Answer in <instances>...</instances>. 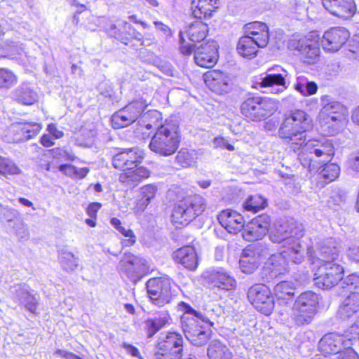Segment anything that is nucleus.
<instances>
[{
  "label": "nucleus",
  "mask_w": 359,
  "mask_h": 359,
  "mask_svg": "<svg viewBox=\"0 0 359 359\" xmlns=\"http://www.w3.org/2000/svg\"><path fill=\"white\" fill-rule=\"evenodd\" d=\"M309 115L302 110H297L287 115L278 129L282 139L294 145L293 150L298 154V158L304 168L310 171L315 170L320 163L329 162L334 154L332 141L326 137L306 141V132L312 128Z\"/></svg>",
  "instance_id": "nucleus-1"
},
{
  "label": "nucleus",
  "mask_w": 359,
  "mask_h": 359,
  "mask_svg": "<svg viewBox=\"0 0 359 359\" xmlns=\"http://www.w3.org/2000/svg\"><path fill=\"white\" fill-rule=\"evenodd\" d=\"M268 233L273 243L283 244L285 250L280 255H271L262 268L260 276L267 283L287 271L286 261L299 264L305 257V248L299 242L304 228L294 218L279 222Z\"/></svg>",
  "instance_id": "nucleus-2"
},
{
  "label": "nucleus",
  "mask_w": 359,
  "mask_h": 359,
  "mask_svg": "<svg viewBox=\"0 0 359 359\" xmlns=\"http://www.w3.org/2000/svg\"><path fill=\"white\" fill-rule=\"evenodd\" d=\"M179 306L184 312L181 327L187 339L196 346L206 344L211 337L210 327L214 323L205 314L195 310L187 303L181 302Z\"/></svg>",
  "instance_id": "nucleus-3"
},
{
  "label": "nucleus",
  "mask_w": 359,
  "mask_h": 359,
  "mask_svg": "<svg viewBox=\"0 0 359 359\" xmlns=\"http://www.w3.org/2000/svg\"><path fill=\"white\" fill-rule=\"evenodd\" d=\"M143 158V151L137 148L126 149L113 157V166L123 171L118 177L121 183L135 187L149 177L150 172L147 168L137 167Z\"/></svg>",
  "instance_id": "nucleus-4"
},
{
  "label": "nucleus",
  "mask_w": 359,
  "mask_h": 359,
  "mask_svg": "<svg viewBox=\"0 0 359 359\" xmlns=\"http://www.w3.org/2000/svg\"><path fill=\"white\" fill-rule=\"evenodd\" d=\"M177 128L176 124L168 121L158 126L149 145L151 151L162 156L175 154L180 144Z\"/></svg>",
  "instance_id": "nucleus-5"
},
{
  "label": "nucleus",
  "mask_w": 359,
  "mask_h": 359,
  "mask_svg": "<svg viewBox=\"0 0 359 359\" xmlns=\"http://www.w3.org/2000/svg\"><path fill=\"white\" fill-rule=\"evenodd\" d=\"M206 208L205 199L200 195L189 196L177 202L172 210L171 221L176 228L189 224Z\"/></svg>",
  "instance_id": "nucleus-6"
},
{
  "label": "nucleus",
  "mask_w": 359,
  "mask_h": 359,
  "mask_svg": "<svg viewBox=\"0 0 359 359\" xmlns=\"http://www.w3.org/2000/svg\"><path fill=\"white\" fill-rule=\"evenodd\" d=\"M278 109L277 102L266 97L250 95L241 104V114L251 121H261L270 117Z\"/></svg>",
  "instance_id": "nucleus-7"
},
{
  "label": "nucleus",
  "mask_w": 359,
  "mask_h": 359,
  "mask_svg": "<svg viewBox=\"0 0 359 359\" xmlns=\"http://www.w3.org/2000/svg\"><path fill=\"white\" fill-rule=\"evenodd\" d=\"M147 105L146 100L143 98L130 102L111 116V126L114 128L127 127L135 122L142 115L143 117L147 116L158 119L161 116V114L158 111H149L144 114Z\"/></svg>",
  "instance_id": "nucleus-8"
},
{
  "label": "nucleus",
  "mask_w": 359,
  "mask_h": 359,
  "mask_svg": "<svg viewBox=\"0 0 359 359\" xmlns=\"http://www.w3.org/2000/svg\"><path fill=\"white\" fill-rule=\"evenodd\" d=\"M319 300L318 295L310 290L297 297L292 308V320L295 325L303 326L312 322L318 309Z\"/></svg>",
  "instance_id": "nucleus-9"
},
{
  "label": "nucleus",
  "mask_w": 359,
  "mask_h": 359,
  "mask_svg": "<svg viewBox=\"0 0 359 359\" xmlns=\"http://www.w3.org/2000/svg\"><path fill=\"white\" fill-rule=\"evenodd\" d=\"M184 341L181 334L176 332L161 333L156 344L154 359H181Z\"/></svg>",
  "instance_id": "nucleus-10"
},
{
  "label": "nucleus",
  "mask_w": 359,
  "mask_h": 359,
  "mask_svg": "<svg viewBox=\"0 0 359 359\" xmlns=\"http://www.w3.org/2000/svg\"><path fill=\"white\" fill-rule=\"evenodd\" d=\"M344 268L335 262L327 263L320 266L315 273V285L323 290L330 289L340 282L342 288V282L345 280L342 276Z\"/></svg>",
  "instance_id": "nucleus-11"
},
{
  "label": "nucleus",
  "mask_w": 359,
  "mask_h": 359,
  "mask_svg": "<svg viewBox=\"0 0 359 359\" xmlns=\"http://www.w3.org/2000/svg\"><path fill=\"white\" fill-rule=\"evenodd\" d=\"M248 299L255 309L266 316L274 309V298L265 284H255L248 291Z\"/></svg>",
  "instance_id": "nucleus-12"
},
{
  "label": "nucleus",
  "mask_w": 359,
  "mask_h": 359,
  "mask_svg": "<svg viewBox=\"0 0 359 359\" xmlns=\"http://www.w3.org/2000/svg\"><path fill=\"white\" fill-rule=\"evenodd\" d=\"M318 40V34L312 32L300 39L290 40L288 46L292 50H297L305 62L311 64L319 56Z\"/></svg>",
  "instance_id": "nucleus-13"
},
{
  "label": "nucleus",
  "mask_w": 359,
  "mask_h": 359,
  "mask_svg": "<svg viewBox=\"0 0 359 359\" xmlns=\"http://www.w3.org/2000/svg\"><path fill=\"white\" fill-rule=\"evenodd\" d=\"M148 295L154 304L161 307L172 299L170 282L167 278H154L146 283Z\"/></svg>",
  "instance_id": "nucleus-14"
},
{
  "label": "nucleus",
  "mask_w": 359,
  "mask_h": 359,
  "mask_svg": "<svg viewBox=\"0 0 359 359\" xmlns=\"http://www.w3.org/2000/svg\"><path fill=\"white\" fill-rule=\"evenodd\" d=\"M11 298L18 304L23 306L27 311L36 314L39 304V297L34 293V290L25 284H15L10 289Z\"/></svg>",
  "instance_id": "nucleus-15"
},
{
  "label": "nucleus",
  "mask_w": 359,
  "mask_h": 359,
  "mask_svg": "<svg viewBox=\"0 0 359 359\" xmlns=\"http://www.w3.org/2000/svg\"><path fill=\"white\" fill-rule=\"evenodd\" d=\"M350 339L336 332L325 334L318 342V349L323 354H339L351 347Z\"/></svg>",
  "instance_id": "nucleus-16"
},
{
  "label": "nucleus",
  "mask_w": 359,
  "mask_h": 359,
  "mask_svg": "<svg viewBox=\"0 0 359 359\" xmlns=\"http://www.w3.org/2000/svg\"><path fill=\"white\" fill-rule=\"evenodd\" d=\"M287 72L280 66L267 70L265 76L261 78L260 86L269 88L270 93L278 94L287 89L286 77Z\"/></svg>",
  "instance_id": "nucleus-17"
},
{
  "label": "nucleus",
  "mask_w": 359,
  "mask_h": 359,
  "mask_svg": "<svg viewBox=\"0 0 359 359\" xmlns=\"http://www.w3.org/2000/svg\"><path fill=\"white\" fill-rule=\"evenodd\" d=\"M271 222V217L267 214L257 216L244 225L243 238L249 241L262 239L269 232Z\"/></svg>",
  "instance_id": "nucleus-18"
},
{
  "label": "nucleus",
  "mask_w": 359,
  "mask_h": 359,
  "mask_svg": "<svg viewBox=\"0 0 359 359\" xmlns=\"http://www.w3.org/2000/svg\"><path fill=\"white\" fill-rule=\"evenodd\" d=\"M350 33L343 27H332L326 31L321 39V45L326 51L336 52L347 41Z\"/></svg>",
  "instance_id": "nucleus-19"
},
{
  "label": "nucleus",
  "mask_w": 359,
  "mask_h": 359,
  "mask_svg": "<svg viewBox=\"0 0 359 359\" xmlns=\"http://www.w3.org/2000/svg\"><path fill=\"white\" fill-rule=\"evenodd\" d=\"M217 48L218 45L215 41L201 43L194 51L196 64L201 67H212L219 58Z\"/></svg>",
  "instance_id": "nucleus-20"
},
{
  "label": "nucleus",
  "mask_w": 359,
  "mask_h": 359,
  "mask_svg": "<svg viewBox=\"0 0 359 359\" xmlns=\"http://www.w3.org/2000/svg\"><path fill=\"white\" fill-rule=\"evenodd\" d=\"M203 277L214 287L224 290H231L236 281L231 273L222 267L211 268L203 273Z\"/></svg>",
  "instance_id": "nucleus-21"
},
{
  "label": "nucleus",
  "mask_w": 359,
  "mask_h": 359,
  "mask_svg": "<svg viewBox=\"0 0 359 359\" xmlns=\"http://www.w3.org/2000/svg\"><path fill=\"white\" fill-rule=\"evenodd\" d=\"M203 79L206 86L211 90L218 94L228 93L233 86L230 76L219 70L206 72L203 75Z\"/></svg>",
  "instance_id": "nucleus-22"
},
{
  "label": "nucleus",
  "mask_w": 359,
  "mask_h": 359,
  "mask_svg": "<svg viewBox=\"0 0 359 359\" xmlns=\"http://www.w3.org/2000/svg\"><path fill=\"white\" fill-rule=\"evenodd\" d=\"M338 245L339 244L335 239L329 238L318 243L317 249L314 251L313 255L309 248L308 254L311 257L324 262V264L333 263L339 255Z\"/></svg>",
  "instance_id": "nucleus-23"
},
{
  "label": "nucleus",
  "mask_w": 359,
  "mask_h": 359,
  "mask_svg": "<svg viewBox=\"0 0 359 359\" xmlns=\"http://www.w3.org/2000/svg\"><path fill=\"white\" fill-rule=\"evenodd\" d=\"M121 271H124L132 281H137L146 269V260L131 253H125L119 263Z\"/></svg>",
  "instance_id": "nucleus-24"
},
{
  "label": "nucleus",
  "mask_w": 359,
  "mask_h": 359,
  "mask_svg": "<svg viewBox=\"0 0 359 359\" xmlns=\"http://www.w3.org/2000/svg\"><path fill=\"white\" fill-rule=\"evenodd\" d=\"M346 292L350 294L342 301L337 312V318L341 320L351 318L359 311V292L348 287H342Z\"/></svg>",
  "instance_id": "nucleus-25"
},
{
  "label": "nucleus",
  "mask_w": 359,
  "mask_h": 359,
  "mask_svg": "<svg viewBox=\"0 0 359 359\" xmlns=\"http://www.w3.org/2000/svg\"><path fill=\"white\" fill-rule=\"evenodd\" d=\"M322 4L331 14L343 19L352 17L355 11L353 0H322Z\"/></svg>",
  "instance_id": "nucleus-26"
},
{
  "label": "nucleus",
  "mask_w": 359,
  "mask_h": 359,
  "mask_svg": "<svg viewBox=\"0 0 359 359\" xmlns=\"http://www.w3.org/2000/svg\"><path fill=\"white\" fill-rule=\"evenodd\" d=\"M320 104L321 106L320 115L327 116L334 122L341 120L346 112L344 106L330 95L321 96Z\"/></svg>",
  "instance_id": "nucleus-27"
},
{
  "label": "nucleus",
  "mask_w": 359,
  "mask_h": 359,
  "mask_svg": "<svg viewBox=\"0 0 359 359\" xmlns=\"http://www.w3.org/2000/svg\"><path fill=\"white\" fill-rule=\"evenodd\" d=\"M219 224L231 233L243 230L245 220L242 215L232 210H224L217 216Z\"/></svg>",
  "instance_id": "nucleus-28"
},
{
  "label": "nucleus",
  "mask_w": 359,
  "mask_h": 359,
  "mask_svg": "<svg viewBox=\"0 0 359 359\" xmlns=\"http://www.w3.org/2000/svg\"><path fill=\"white\" fill-rule=\"evenodd\" d=\"M15 102L22 105H32L38 101L39 95L36 89L29 82H22L11 94Z\"/></svg>",
  "instance_id": "nucleus-29"
},
{
  "label": "nucleus",
  "mask_w": 359,
  "mask_h": 359,
  "mask_svg": "<svg viewBox=\"0 0 359 359\" xmlns=\"http://www.w3.org/2000/svg\"><path fill=\"white\" fill-rule=\"evenodd\" d=\"M41 126L35 122L16 123L11 130L13 133V140L25 142L35 137L41 130Z\"/></svg>",
  "instance_id": "nucleus-30"
},
{
  "label": "nucleus",
  "mask_w": 359,
  "mask_h": 359,
  "mask_svg": "<svg viewBox=\"0 0 359 359\" xmlns=\"http://www.w3.org/2000/svg\"><path fill=\"white\" fill-rule=\"evenodd\" d=\"M120 27L112 22H109L104 29L106 32L111 36L119 40L121 43L129 45L133 36L131 29H135L130 24L127 22L122 21L118 24Z\"/></svg>",
  "instance_id": "nucleus-31"
},
{
  "label": "nucleus",
  "mask_w": 359,
  "mask_h": 359,
  "mask_svg": "<svg viewBox=\"0 0 359 359\" xmlns=\"http://www.w3.org/2000/svg\"><path fill=\"white\" fill-rule=\"evenodd\" d=\"M260 254L255 250L253 245L247 246L243 251L239 264L242 272L248 274L252 273L259 266Z\"/></svg>",
  "instance_id": "nucleus-32"
},
{
  "label": "nucleus",
  "mask_w": 359,
  "mask_h": 359,
  "mask_svg": "<svg viewBox=\"0 0 359 359\" xmlns=\"http://www.w3.org/2000/svg\"><path fill=\"white\" fill-rule=\"evenodd\" d=\"M219 4L220 0H192V15L199 20L210 18L212 13L219 8Z\"/></svg>",
  "instance_id": "nucleus-33"
},
{
  "label": "nucleus",
  "mask_w": 359,
  "mask_h": 359,
  "mask_svg": "<svg viewBox=\"0 0 359 359\" xmlns=\"http://www.w3.org/2000/svg\"><path fill=\"white\" fill-rule=\"evenodd\" d=\"M173 258L185 268L192 271L196 269L198 259L193 247L184 246L174 252Z\"/></svg>",
  "instance_id": "nucleus-34"
},
{
  "label": "nucleus",
  "mask_w": 359,
  "mask_h": 359,
  "mask_svg": "<svg viewBox=\"0 0 359 359\" xmlns=\"http://www.w3.org/2000/svg\"><path fill=\"white\" fill-rule=\"evenodd\" d=\"M317 178L321 187L335 180L340 174V168L336 163H325L317 170Z\"/></svg>",
  "instance_id": "nucleus-35"
},
{
  "label": "nucleus",
  "mask_w": 359,
  "mask_h": 359,
  "mask_svg": "<svg viewBox=\"0 0 359 359\" xmlns=\"http://www.w3.org/2000/svg\"><path fill=\"white\" fill-rule=\"evenodd\" d=\"M273 292L279 304H288L294 296L292 284L287 281H280L277 283L273 288Z\"/></svg>",
  "instance_id": "nucleus-36"
},
{
  "label": "nucleus",
  "mask_w": 359,
  "mask_h": 359,
  "mask_svg": "<svg viewBox=\"0 0 359 359\" xmlns=\"http://www.w3.org/2000/svg\"><path fill=\"white\" fill-rule=\"evenodd\" d=\"M170 316L167 313H161L145 320L144 327L148 338L153 337L161 329L168 323Z\"/></svg>",
  "instance_id": "nucleus-37"
},
{
  "label": "nucleus",
  "mask_w": 359,
  "mask_h": 359,
  "mask_svg": "<svg viewBox=\"0 0 359 359\" xmlns=\"http://www.w3.org/2000/svg\"><path fill=\"white\" fill-rule=\"evenodd\" d=\"M209 359H231L232 353L229 348L219 341H212L207 348Z\"/></svg>",
  "instance_id": "nucleus-38"
},
{
  "label": "nucleus",
  "mask_w": 359,
  "mask_h": 359,
  "mask_svg": "<svg viewBox=\"0 0 359 359\" xmlns=\"http://www.w3.org/2000/svg\"><path fill=\"white\" fill-rule=\"evenodd\" d=\"M58 261L62 269L67 272L74 271L79 265V259L66 249L58 250Z\"/></svg>",
  "instance_id": "nucleus-39"
},
{
  "label": "nucleus",
  "mask_w": 359,
  "mask_h": 359,
  "mask_svg": "<svg viewBox=\"0 0 359 359\" xmlns=\"http://www.w3.org/2000/svg\"><path fill=\"white\" fill-rule=\"evenodd\" d=\"M208 31V25L201 20H197L189 25L187 32L189 40L196 43L205 39Z\"/></svg>",
  "instance_id": "nucleus-40"
},
{
  "label": "nucleus",
  "mask_w": 359,
  "mask_h": 359,
  "mask_svg": "<svg viewBox=\"0 0 359 359\" xmlns=\"http://www.w3.org/2000/svg\"><path fill=\"white\" fill-rule=\"evenodd\" d=\"M258 48L253 40L246 34L240 38L237 44L238 53L243 57L251 58L256 56Z\"/></svg>",
  "instance_id": "nucleus-41"
},
{
  "label": "nucleus",
  "mask_w": 359,
  "mask_h": 359,
  "mask_svg": "<svg viewBox=\"0 0 359 359\" xmlns=\"http://www.w3.org/2000/svg\"><path fill=\"white\" fill-rule=\"evenodd\" d=\"M294 89L304 96H309L315 94L318 90V86L314 81H310L304 76H299L294 85Z\"/></svg>",
  "instance_id": "nucleus-42"
},
{
  "label": "nucleus",
  "mask_w": 359,
  "mask_h": 359,
  "mask_svg": "<svg viewBox=\"0 0 359 359\" xmlns=\"http://www.w3.org/2000/svg\"><path fill=\"white\" fill-rule=\"evenodd\" d=\"M157 191V187L154 184H147L141 188L142 197L137 201V208L142 211L144 210L147 206L154 198Z\"/></svg>",
  "instance_id": "nucleus-43"
},
{
  "label": "nucleus",
  "mask_w": 359,
  "mask_h": 359,
  "mask_svg": "<svg viewBox=\"0 0 359 359\" xmlns=\"http://www.w3.org/2000/svg\"><path fill=\"white\" fill-rule=\"evenodd\" d=\"M267 205V199L261 195L250 196L243 203V208L246 211L257 212Z\"/></svg>",
  "instance_id": "nucleus-44"
},
{
  "label": "nucleus",
  "mask_w": 359,
  "mask_h": 359,
  "mask_svg": "<svg viewBox=\"0 0 359 359\" xmlns=\"http://www.w3.org/2000/svg\"><path fill=\"white\" fill-rule=\"evenodd\" d=\"M110 224L114 226L120 233L128 238L123 241V245L125 246H131L136 241V237L133 231L130 229H126L122 225L121 220L116 217H113L110 219Z\"/></svg>",
  "instance_id": "nucleus-45"
},
{
  "label": "nucleus",
  "mask_w": 359,
  "mask_h": 359,
  "mask_svg": "<svg viewBox=\"0 0 359 359\" xmlns=\"http://www.w3.org/2000/svg\"><path fill=\"white\" fill-rule=\"evenodd\" d=\"M260 27V25H259ZM262 32L250 31V34L248 36L253 40L254 43L258 48H264L267 46L269 40V27L266 25H261V29Z\"/></svg>",
  "instance_id": "nucleus-46"
},
{
  "label": "nucleus",
  "mask_w": 359,
  "mask_h": 359,
  "mask_svg": "<svg viewBox=\"0 0 359 359\" xmlns=\"http://www.w3.org/2000/svg\"><path fill=\"white\" fill-rule=\"evenodd\" d=\"M18 82V76L6 68H0V89L8 90Z\"/></svg>",
  "instance_id": "nucleus-47"
},
{
  "label": "nucleus",
  "mask_w": 359,
  "mask_h": 359,
  "mask_svg": "<svg viewBox=\"0 0 359 359\" xmlns=\"http://www.w3.org/2000/svg\"><path fill=\"white\" fill-rule=\"evenodd\" d=\"M21 170L11 159L0 156V174L18 175Z\"/></svg>",
  "instance_id": "nucleus-48"
},
{
  "label": "nucleus",
  "mask_w": 359,
  "mask_h": 359,
  "mask_svg": "<svg viewBox=\"0 0 359 359\" xmlns=\"http://www.w3.org/2000/svg\"><path fill=\"white\" fill-rule=\"evenodd\" d=\"M194 151L182 149L176 156V161L182 167L187 168L191 166L194 163Z\"/></svg>",
  "instance_id": "nucleus-49"
},
{
  "label": "nucleus",
  "mask_w": 359,
  "mask_h": 359,
  "mask_svg": "<svg viewBox=\"0 0 359 359\" xmlns=\"http://www.w3.org/2000/svg\"><path fill=\"white\" fill-rule=\"evenodd\" d=\"M2 48L7 54L20 55L24 52V45L19 41H15L11 39H7L2 43Z\"/></svg>",
  "instance_id": "nucleus-50"
},
{
  "label": "nucleus",
  "mask_w": 359,
  "mask_h": 359,
  "mask_svg": "<svg viewBox=\"0 0 359 359\" xmlns=\"http://www.w3.org/2000/svg\"><path fill=\"white\" fill-rule=\"evenodd\" d=\"M97 90L100 95H102L105 98H109L112 103L117 102V97L109 81L100 82L97 87Z\"/></svg>",
  "instance_id": "nucleus-51"
},
{
  "label": "nucleus",
  "mask_w": 359,
  "mask_h": 359,
  "mask_svg": "<svg viewBox=\"0 0 359 359\" xmlns=\"http://www.w3.org/2000/svg\"><path fill=\"white\" fill-rule=\"evenodd\" d=\"M60 171L62 172L66 175L72 177H80L82 178L87 175L88 170L86 168L78 169L75 166L69 164H63L59 167Z\"/></svg>",
  "instance_id": "nucleus-52"
},
{
  "label": "nucleus",
  "mask_w": 359,
  "mask_h": 359,
  "mask_svg": "<svg viewBox=\"0 0 359 359\" xmlns=\"http://www.w3.org/2000/svg\"><path fill=\"white\" fill-rule=\"evenodd\" d=\"M15 234L20 241H26L29 238V233L26 224L22 222H18L15 226Z\"/></svg>",
  "instance_id": "nucleus-53"
},
{
  "label": "nucleus",
  "mask_w": 359,
  "mask_h": 359,
  "mask_svg": "<svg viewBox=\"0 0 359 359\" xmlns=\"http://www.w3.org/2000/svg\"><path fill=\"white\" fill-rule=\"evenodd\" d=\"M342 287H348L350 289L355 290L359 292V276L356 274L348 276L342 282Z\"/></svg>",
  "instance_id": "nucleus-54"
},
{
  "label": "nucleus",
  "mask_w": 359,
  "mask_h": 359,
  "mask_svg": "<svg viewBox=\"0 0 359 359\" xmlns=\"http://www.w3.org/2000/svg\"><path fill=\"white\" fill-rule=\"evenodd\" d=\"M348 258L355 263H359V245L352 244L346 250Z\"/></svg>",
  "instance_id": "nucleus-55"
},
{
  "label": "nucleus",
  "mask_w": 359,
  "mask_h": 359,
  "mask_svg": "<svg viewBox=\"0 0 359 359\" xmlns=\"http://www.w3.org/2000/svg\"><path fill=\"white\" fill-rule=\"evenodd\" d=\"M348 164L351 169L359 172V149L350 155Z\"/></svg>",
  "instance_id": "nucleus-56"
},
{
  "label": "nucleus",
  "mask_w": 359,
  "mask_h": 359,
  "mask_svg": "<svg viewBox=\"0 0 359 359\" xmlns=\"http://www.w3.org/2000/svg\"><path fill=\"white\" fill-rule=\"evenodd\" d=\"M2 213L8 222L13 221L20 216L18 211L13 208H4Z\"/></svg>",
  "instance_id": "nucleus-57"
},
{
  "label": "nucleus",
  "mask_w": 359,
  "mask_h": 359,
  "mask_svg": "<svg viewBox=\"0 0 359 359\" xmlns=\"http://www.w3.org/2000/svg\"><path fill=\"white\" fill-rule=\"evenodd\" d=\"M121 347L130 355L136 358H140V353L137 348L130 344L123 342Z\"/></svg>",
  "instance_id": "nucleus-58"
},
{
  "label": "nucleus",
  "mask_w": 359,
  "mask_h": 359,
  "mask_svg": "<svg viewBox=\"0 0 359 359\" xmlns=\"http://www.w3.org/2000/svg\"><path fill=\"white\" fill-rule=\"evenodd\" d=\"M261 25H266L265 23L261 22H253L251 23H249L245 25V34L250 35V31H258L259 32H262V29L261 30V26H258Z\"/></svg>",
  "instance_id": "nucleus-59"
},
{
  "label": "nucleus",
  "mask_w": 359,
  "mask_h": 359,
  "mask_svg": "<svg viewBox=\"0 0 359 359\" xmlns=\"http://www.w3.org/2000/svg\"><path fill=\"white\" fill-rule=\"evenodd\" d=\"M197 47L196 43H194V44H182L180 47V50L182 54L184 55H189L195 51Z\"/></svg>",
  "instance_id": "nucleus-60"
},
{
  "label": "nucleus",
  "mask_w": 359,
  "mask_h": 359,
  "mask_svg": "<svg viewBox=\"0 0 359 359\" xmlns=\"http://www.w3.org/2000/svg\"><path fill=\"white\" fill-rule=\"evenodd\" d=\"M349 47L351 52L359 54V33L350 41Z\"/></svg>",
  "instance_id": "nucleus-61"
},
{
  "label": "nucleus",
  "mask_w": 359,
  "mask_h": 359,
  "mask_svg": "<svg viewBox=\"0 0 359 359\" xmlns=\"http://www.w3.org/2000/svg\"><path fill=\"white\" fill-rule=\"evenodd\" d=\"M154 24L155 25V27L156 29L161 30L162 32H163L166 36H172V32L170 27L163 24L161 22L158 21H154Z\"/></svg>",
  "instance_id": "nucleus-62"
},
{
  "label": "nucleus",
  "mask_w": 359,
  "mask_h": 359,
  "mask_svg": "<svg viewBox=\"0 0 359 359\" xmlns=\"http://www.w3.org/2000/svg\"><path fill=\"white\" fill-rule=\"evenodd\" d=\"M47 130L55 137V139H59L63 136V133L57 130L55 124H49L48 126Z\"/></svg>",
  "instance_id": "nucleus-63"
},
{
  "label": "nucleus",
  "mask_w": 359,
  "mask_h": 359,
  "mask_svg": "<svg viewBox=\"0 0 359 359\" xmlns=\"http://www.w3.org/2000/svg\"><path fill=\"white\" fill-rule=\"evenodd\" d=\"M55 355H57V356L65 358L67 359H81L79 356L74 355V353L64 350H57L55 352Z\"/></svg>",
  "instance_id": "nucleus-64"
}]
</instances>
